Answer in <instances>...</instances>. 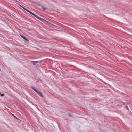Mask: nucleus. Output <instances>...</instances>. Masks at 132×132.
I'll return each instance as SVG.
<instances>
[{"label":"nucleus","instance_id":"9d476101","mask_svg":"<svg viewBox=\"0 0 132 132\" xmlns=\"http://www.w3.org/2000/svg\"><path fill=\"white\" fill-rule=\"evenodd\" d=\"M12 115L13 116H14V117H15L16 118H17L15 116H14L13 114H12Z\"/></svg>","mask_w":132,"mask_h":132},{"label":"nucleus","instance_id":"423d86ee","mask_svg":"<svg viewBox=\"0 0 132 132\" xmlns=\"http://www.w3.org/2000/svg\"><path fill=\"white\" fill-rule=\"evenodd\" d=\"M32 63L34 65H35V61H32Z\"/></svg>","mask_w":132,"mask_h":132},{"label":"nucleus","instance_id":"0eeeda50","mask_svg":"<svg viewBox=\"0 0 132 132\" xmlns=\"http://www.w3.org/2000/svg\"><path fill=\"white\" fill-rule=\"evenodd\" d=\"M69 116L70 117H73L70 114H69Z\"/></svg>","mask_w":132,"mask_h":132},{"label":"nucleus","instance_id":"f257e3e1","mask_svg":"<svg viewBox=\"0 0 132 132\" xmlns=\"http://www.w3.org/2000/svg\"><path fill=\"white\" fill-rule=\"evenodd\" d=\"M28 12L29 13H30L32 15L34 16L35 17H36L38 19L40 20L41 21L43 22H45L46 21L45 20L41 18V17H40L39 16H37L36 15H35V14H34L33 13H32L30 11H29Z\"/></svg>","mask_w":132,"mask_h":132},{"label":"nucleus","instance_id":"7ed1b4c3","mask_svg":"<svg viewBox=\"0 0 132 132\" xmlns=\"http://www.w3.org/2000/svg\"><path fill=\"white\" fill-rule=\"evenodd\" d=\"M20 36L21 37L23 38V39H25L27 41H28L29 40H28V39H27L25 37H24V36L22 35H20Z\"/></svg>","mask_w":132,"mask_h":132},{"label":"nucleus","instance_id":"9b49d317","mask_svg":"<svg viewBox=\"0 0 132 132\" xmlns=\"http://www.w3.org/2000/svg\"><path fill=\"white\" fill-rule=\"evenodd\" d=\"M12 115L13 116H14V117H15L16 118H17L15 116H14L13 114H12Z\"/></svg>","mask_w":132,"mask_h":132},{"label":"nucleus","instance_id":"1a4fd4ad","mask_svg":"<svg viewBox=\"0 0 132 132\" xmlns=\"http://www.w3.org/2000/svg\"><path fill=\"white\" fill-rule=\"evenodd\" d=\"M12 115L13 116H14V117H15L16 118H17L15 116H14L13 114H12Z\"/></svg>","mask_w":132,"mask_h":132},{"label":"nucleus","instance_id":"6e6552de","mask_svg":"<svg viewBox=\"0 0 132 132\" xmlns=\"http://www.w3.org/2000/svg\"><path fill=\"white\" fill-rule=\"evenodd\" d=\"M35 63H37V62H39V61H35Z\"/></svg>","mask_w":132,"mask_h":132},{"label":"nucleus","instance_id":"20e7f679","mask_svg":"<svg viewBox=\"0 0 132 132\" xmlns=\"http://www.w3.org/2000/svg\"><path fill=\"white\" fill-rule=\"evenodd\" d=\"M19 5V6H20L21 7H22V8H23V9H24L25 10H26V11H27V12H28V11H29V10H28V9H26V8L22 7V6H21L19 4H18Z\"/></svg>","mask_w":132,"mask_h":132},{"label":"nucleus","instance_id":"39448f33","mask_svg":"<svg viewBox=\"0 0 132 132\" xmlns=\"http://www.w3.org/2000/svg\"><path fill=\"white\" fill-rule=\"evenodd\" d=\"M42 9H43L44 10H47L48 9V8H46L43 7H42Z\"/></svg>","mask_w":132,"mask_h":132},{"label":"nucleus","instance_id":"f8f14e48","mask_svg":"<svg viewBox=\"0 0 132 132\" xmlns=\"http://www.w3.org/2000/svg\"><path fill=\"white\" fill-rule=\"evenodd\" d=\"M40 61V62H42V61Z\"/></svg>","mask_w":132,"mask_h":132},{"label":"nucleus","instance_id":"f03ea898","mask_svg":"<svg viewBox=\"0 0 132 132\" xmlns=\"http://www.w3.org/2000/svg\"><path fill=\"white\" fill-rule=\"evenodd\" d=\"M31 88L36 92L40 96L42 97H44V96L43 95L42 93L40 92H38L37 90H36V89L33 87H31Z\"/></svg>","mask_w":132,"mask_h":132}]
</instances>
